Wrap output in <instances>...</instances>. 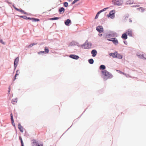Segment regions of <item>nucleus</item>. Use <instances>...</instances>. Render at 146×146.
<instances>
[{"label": "nucleus", "instance_id": "nucleus-1", "mask_svg": "<svg viewBox=\"0 0 146 146\" xmlns=\"http://www.w3.org/2000/svg\"><path fill=\"white\" fill-rule=\"evenodd\" d=\"M113 4L116 5L120 6L123 3V0H112Z\"/></svg>", "mask_w": 146, "mask_h": 146}, {"label": "nucleus", "instance_id": "nucleus-2", "mask_svg": "<svg viewBox=\"0 0 146 146\" xmlns=\"http://www.w3.org/2000/svg\"><path fill=\"white\" fill-rule=\"evenodd\" d=\"M115 10H112L110 12L109 14L107 15V16L108 17H110L111 19H113L115 17Z\"/></svg>", "mask_w": 146, "mask_h": 146}, {"label": "nucleus", "instance_id": "nucleus-3", "mask_svg": "<svg viewBox=\"0 0 146 146\" xmlns=\"http://www.w3.org/2000/svg\"><path fill=\"white\" fill-rule=\"evenodd\" d=\"M102 74L106 78H110L111 76L110 74L106 70H104L102 72Z\"/></svg>", "mask_w": 146, "mask_h": 146}, {"label": "nucleus", "instance_id": "nucleus-4", "mask_svg": "<svg viewBox=\"0 0 146 146\" xmlns=\"http://www.w3.org/2000/svg\"><path fill=\"white\" fill-rule=\"evenodd\" d=\"M108 40L112 41L115 45H117L118 43V42L117 39L115 38L108 39Z\"/></svg>", "mask_w": 146, "mask_h": 146}, {"label": "nucleus", "instance_id": "nucleus-5", "mask_svg": "<svg viewBox=\"0 0 146 146\" xmlns=\"http://www.w3.org/2000/svg\"><path fill=\"white\" fill-rule=\"evenodd\" d=\"M91 44L90 43H86L82 46V47L84 48H89L91 46Z\"/></svg>", "mask_w": 146, "mask_h": 146}, {"label": "nucleus", "instance_id": "nucleus-6", "mask_svg": "<svg viewBox=\"0 0 146 146\" xmlns=\"http://www.w3.org/2000/svg\"><path fill=\"white\" fill-rule=\"evenodd\" d=\"M97 30L99 33H101L103 31V28L102 26H98L96 27Z\"/></svg>", "mask_w": 146, "mask_h": 146}, {"label": "nucleus", "instance_id": "nucleus-7", "mask_svg": "<svg viewBox=\"0 0 146 146\" xmlns=\"http://www.w3.org/2000/svg\"><path fill=\"white\" fill-rule=\"evenodd\" d=\"M18 128L21 132L23 133V132L24 128L21 125L20 123H19L18 124Z\"/></svg>", "mask_w": 146, "mask_h": 146}, {"label": "nucleus", "instance_id": "nucleus-8", "mask_svg": "<svg viewBox=\"0 0 146 146\" xmlns=\"http://www.w3.org/2000/svg\"><path fill=\"white\" fill-rule=\"evenodd\" d=\"M70 57L75 59H77L79 58L78 56L74 54L70 55Z\"/></svg>", "mask_w": 146, "mask_h": 146}, {"label": "nucleus", "instance_id": "nucleus-9", "mask_svg": "<svg viewBox=\"0 0 146 146\" xmlns=\"http://www.w3.org/2000/svg\"><path fill=\"white\" fill-rule=\"evenodd\" d=\"M91 54H92V56L93 57H95L97 54V51L95 50H93L91 52Z\"/></svg>", "mask_w": 146, "mask_h": 146}, {"label": "nucleus", "instance_id": "nucleus-10", "mask_svg": "<svg viewBox=\"0 0 146 146\" xmlns=\"http://www.w3.org/2000/svg\"><path fill=\"white\" fill-rule=\"evenodd\" d=\"M126 33L128 34V35L129 36H132V32L130 29H128L127 31L126 32Z\"/></svg>", "mask_w": 146, "mask_h": 146}, {"label": "nucleus", "instance_id": "nucleus-11", "mask_svg": "<svg viewBox=\"0 0 146 146\" xmlns=\"http://www.w3.org/2000/svg\"><path fill=\"white\" fill-rule=\"evenodd\" d=\"M71 20L69 19H67L65 22V24L66 26H69V24H71Z\"/></svg>", "mask_w": 146, "mask_h": 146}, {"label": "nucleus", "instance_id": "nucleus-12", "mask_svg": "<svg viewBox=\"0 0 146 146\" xmlns=\"http://www.w3.org/2000/svg\"><path fill=\"white\" fill-rule=\"evenodd\" d=\"M19 61V59L18 57L15 60L14 62V65L15 67H16L17 66V63Z\"/></svg>", "mask_w": 146, "mask_h": 146}, {"label": "nucleus", "instance_id": "nucleus-13", "mask_svg": "<svg viewBox=\"0 0 146 146\" xmlns=\"http://www.w3.org/2000/svg\"><path fill=\"white\" fill-rule=\"evenodd\" d=\"M117 52H115L114 53H110L109 54L110 55L112 56L113 58H116V55H117Z\"/></svg>", "mask_w": 146, "mask_h": 146}, {"label": "nucleus", "instance_id": "nucleus-14", "mask_svg": "<svg viewBox=\"0 0 146 146\" xmlns=\"http://www.w3.org/2000/svg\"><path fill=\"white\" fill-rule=\"evenodd\" d=\"M121 38L124 39H127V37L126 33L123 34L122 35Z\"/></svg>", "mask_w": 146, "mask_h": 146}, {"label": "nucleus", "instance_id": "nucleus-15", "mask_svg": "<svg viewBox=\"0 0 146 146\" xmlns=\"http://www.w3.org/2000/svg\"><path fill=\"white\" fill-rule=\"evenodd\" d=\"M27 19L29 20H32L33 21H39V20L38 19L35 18L31 19L30 17H27Z\"/></svg>", "mask_w": 146, "mask_h": 146}, {"label": "nucleus", "instance_id": "nucleus-16", "mask_svg": "<svg viewBox=\"0 0 146 146\" xmlns=\"http://www.w3.org/2000/svg\"><path fill=\"white\" fill-rule=\"evenodd\" d=\"M133 0H129L127 1V3L129 4H132L133 3Z\"/></svg>", "mask_w": 146, "mask_h": 146}, {"label": "nucleus", "instance_id": "nucleus-17", "mask_svg": "<svg viewBox=\"0 0 146 146\" xmlns=\"http://www.w3.org/2000/svg\"><path fill=\"white\" fill-rule=\"evenodd\" d=\"M20 73V72L19 70H17L16 71V73L15 74V78L13 80V81H14L16 79V77L17 75H18Z\"/></svg>", "mask_w": 146, "mask_h": 146}, {"label": "nucleus", "instance_id": "nucleus-18", "mask_svg": "<svg viewBox=\"0 0 146 146\" xmlns=\"http://www.w3.org/2000/svg\"><path fill=\"white\" fill-rule=\"evenodd\" d=\"M116 58H117L119 59H121L122 58V56L121 54L117 53Z\"/></svg>", "mask_w": 146, "mask_h": 146}, {"label": "nucleus", "instance_id": "nucleus-19", "mask_svg": "<svg viewBox=\"0 0 146 146\" xmlns=\"http://www.w3.org/2000/svg\"><path fill=\"white\" fill-rule=\"evenodd\" d=\"M76 42L75 41H73L71 42L70 44V46H73V45H75L76 44Z\"/></svg>", "mask_w": 146, "mask_h": 146}, {"label": "nucleus", "instance_id": "nucleus-20", "mask_svg": "<svg viewBox=\"0 0 146 146\" xmlns=\"http://www.w3.org/2000/svg\"><path fill=\"white\" fill-rule=\"evenodd\" d=\"M65 10L64 9L63 7H61L60 8L59 10V11L60 12H61L62 11H63V12L62 13H63L64 12V11Z\"/></svg>", "mask_w": 146, "mask_h": 146}, {"label": "nucleus", "instance_id": "nucleus-21", "mask_svg": "<svg viewBox=\"0 0 146 146\" xmlns=\"http://www.w3.org/2000/svg\"><path fill=\"white\" fill-rule=\"evenodd\" d=\"M138 56L140 58H143L145 59H146V58H145V57L144 56V55L143 54H140L139 55H138Z\"/></svg>", "mask_w": 146, "mask_h": 146}, {"label": "nucleus", "instance_id": "nucleus-22", "mask_svg": "<svg viewBox=\"0 0 146 146\" xmlns=\"http://www.w3.org/2000/svg\"><path fill=\"white\" fill-rule=\"evenodd\" d=\"M33 146H42L41 144H39L38 143H35L33 144Z\"/></svg>", "mask_w": 146, "mask_h": 146}, {"label": "nucleus", "instance_id": "nucleus-23", "mask_svg": "<svg viewBox=\"0 0 146 146\" xmlns=\"http://www.w3.org/2000/svg\"><path fill=\"white\" fill-rule=\"evenodd\" d=\"M106 67L105 66L103 65H102L100 66V69H102L103 70H104L105 69Z\"/></svg>", "mask_w": 146, "mask_h": 146}, {"label": "nucleus", "instance_id": "nucleus-24", "mask_svg": "<svg viewBox=\"0 0 146 146\" xmlns=\"http://www.w3.org/2000/svg\"><path fill=\"white\" fill-rule=\"evenodd\" d=\"M90 64H92L94 63V60L92 59H90L88 60Z\"/></svg>", "mask_w": 146, "mask_h": 146}, {"label": "nucleus", "instance_id": "nucleus-25", "mask_svg": "<svg viewBox=\"0 0 146 146\" xmlns=\"http://www.w3.org/2000/svg\"><path fill=\"white\" fill-rule=\"evenodd\" d=\"M11 120L12 123L13 124V123H14V120L13 117V115L12 113L11 114Z\"/></svg>", "mask_w": 146, "mask_h": 146}, {"label": "nucleus", "instance_id": "nucleus-26", "mask_svg": "<svg viewBox=\"0 0 146 146\" xmlns=\"http://www.w3.org/2000/svg\"><path fill=\"white\" fill-rule=\"evenodd\" d=\"M100 13V11H99L97 14L95 18V19H97L98 17V16H99V14Z\"/></svg>", "mask_w": 146, "mask_h": 146}, {"label": "nucleus", "instance_id": "nucleus-27", "mask_svg": "<svg viewBox=\"0 0 146 146\" xmlns=\"http://www.w3.org/2000/svg\"><path fill=\"white\" fill-rule=\"evenodd\" d=\"M64 5L65 7H67L68 6V3L67 2H65L64 3Z\"/></svg>", "mask_w": 146, "mask_h": 146}, {"label": "nucleus", "instance_id": "nucleus-28", "mask_svg": "<svg viewBox=\"0 0 146 146\" xmlns=\"http://www.w3.org/2000/svg\"><path fill=\"white\" fill-rule=\"evenodd\" d=\"M112 36V33H110V34H107L106 35V37H107V38H110V36Z\"/></svg>", "mask_w": 146, "mask_h": 146}, {"label": "nucleus", "instance_id": "nucleus-29", "mask_svg": "<svg viewBox=\"0 0 146 146\" xmlns=\"http://www.w3.org/2000/svg\"><path fill=\"white\" fill-rule=\"evenodd\" d=\"M20 17L23 18L24 19H27V17L26 16H19Z\"/></svg>", "mask_w": 146, "mask_h": 146}, {"label": "nucleus", "instance_id": "nucleus-30", "mask_svg": "<svg viewBox=\"0 0 146 146\" xmlns=\"http://www.w3.org/2000/svg\"><path fill=\"white\" fill-rule=\"evenodd\" d=\"M116 71L118 72H119V73H120V74H124V75H126V74H125L123 72H122L121 71H120V70H117Z\"/></svg>", "mask_w": 146, "mask_h": 146}, {"label": "nucleus", "instance_id": "nucleus-31", "mask_svg": "<svg viewBox=\"0 0 146 146\" xmlns=\"http://www.w3.org/2000/svg\"><path fill=\"white\" fill-rule=\"evenodd\" d=\"M59 19V18L57 17H55L54 18H52L50 19V20H58Z\"/></svg>", "mask_w": 146, "mask_h": 146}, {"label": "nucleus", "instance_id": "nucleus-32", "mask_svg": "<svg viewBox=\"0 0 146 146\" xmlns=\"http://www.w3.org/2000/svg\"><path fill=\"white\" fill-rule=\"evenodd\" d=\"M108 9V7L106 8H105L104 9H102V10L100 11H99L100 12V13H101L102 12L105 11L107 9Z\"/></svg>", "mask_w": 146, "mask_h": 146}, {"label": "nucleus", "instance_id": "nucleus-33", "mask_svg": "<svg viewBox=\"0 0 146 146\" xmlns=\"http://www.w3.org/2000/svg\"><path fill=\"white\" fill-rule=\"evenodd\" d=\"M14 8L17 11H19L20 12H21V10H22V9H18L15 7H14Z\"/></svg>", "mask_w": 146, "mask_h": 146}, {"label": "nucleus", "instance_id": "nucleus-34", "mask_svg": "<svg viewBox=\"0 0 146 146\" xmlns=\"http://www.w3.org/2000/svg\"><path fill=\"white\" fill-rule=\"evenodd\" d=\"M13 103H12L13 104H14L15 103L17 102V99H13Z\"/></svg>", "mask_w": 146, "mask_h": 146}, {"label": "nucleus", "instance_id": "nucleus-35", "mask_svg": "<svg viewBox=\"0 0 146 146\" xmlns=\"http://www.w3.org/2000/svg\"><path fill=\"white\" fill-rule=\"evenodd\" d=\"M0 42L2 44H5V42H4L3 41V40L1 38H0Z\"/></svg>", "mask_w": 146, "mask_h": 146}, {"label": "nucleus", "instance_id": "nucleus-36", "mask_svg": "<svg viewBox=\"0 0 146 146\" xmlns=\"http://www.w3.org/2000/svg\"><path fill=\"white\" fill-rule=\"evenodd\" d=\"M128 18V15L125 16L124 17V19L126 21V20H127V19Z\"/></svg>", "mask_w": 146, "mask_h": 146}, {"label": "nucleus", "instance_id": "nucleus-37", "mask_svg": "<svg viewBox=\"0 0 146 146\" xmlns=\"http://www.w3.org/2000/svg\"><path fill=\"white\" fill-rule=\"evenodd\" d=\"M19 139L21 141V143H23V141L22 138L20 136L19 137Z\"/></svg>", "mask_w": 146, "mask_h": 146}, {"label": "nucleus", "instance_id": "nucleus-38", "mask_svg": "<svg viewBox=\"0 0 146 146\" xmlns=\"http://www.w3.org/2000/svg\"><path fill=\"white\" fill-rule=\"evenodd\" d=\"M79 0H74L72 3V4H74L75 3Z\"/></svg>", "mask_w": 146, "mask_h": 146}, {"label": "nucleus", "instance_id": "nucleus-39", "mask_svg": "<svg viewBox=\"0 0 146 146\" xmlns=\"http://www.w3.org/2000/svg\"><path fill=\"white\" fill-rule=\"evenodd\" d=\"M21 13L24 14H25V15L27 14V13L26 12H25L23 10H21Z\"/></svg>", "mask_w": 146, "mask_h": 146}, {"label": "nucleus", "instance_id": "nucleus-40", "mask_svg": "<svg viewBox=\"0 0 146 146\" xmlns=\"http://www.w3.org/2000/svg\"><path fill=\"white\" fill-rule=\"evenodd\" d=\"M32 46H33V44H31L30 45H29L28 46V48H30V47H32Z\"/></svg>", "mask_w": 146, "mask_h": 146}, {"label": "nucleus", "instance_id": "nucleus-41", "mask_svg": "<svg viewBox=\"0 0 146 146\" xmlns=\"http://www.w3.org/2000/svg\"><path fill=\"white\" fill-rule=\"evenodd\" d=\"M44 53V51H41L40 52H38V54H40V53Z\"/></svg>", "mask_w": 146, "mask_h": 146}, {"label": "nucleus", "instance_id": "nucleus-42", "mask_svg": "<svg viewBox=\"0 0 146 146\" xmlns=\"http://www.w3.org/2000/svg\"><path fill=\"white\" fill-rule=\"evenodd\" d=\"M139 9H141L142 11H144V9L142 7H140L139 8Z\"/></svg>", "mask_w": 146, "mask_h": 146}, {"label": "nucleus", "instance_id": "nucleus-43", "mask_svg": "<svg viewBox=\"0 0 146 146\" xmlns=\"http://www.w3.org/2000/svg\"><path fill=\"white\" fill-rule=\"evenodd\" d=\"M129 22L131 23L132 22V20L131 19H129Z\"/></svg>", "mask_w": 146, "mask_h": 146}, {"label": "nucleus", "instance_id": "nucleus-44", "mask_svg": "<svg viewBox=\"0 0 146 146\" xmlns=\"http://www.w3.org/2000/svg\"><path fill=\"white\" fill-rule=\"evenodd\" d=\"M49 52V50L47 49H46V53H48Z\"/></svg>", "mask_w": 146, "mask_h": 146}, {"label": "nucleus", "instance_id": "nucleus-45", "mask_svg": "<svg viewBox=\"0 0 146 146\" xmlns=\"http://www.w3.org/2000/svg\"><path fill=\"white\" fill-rule=\"evenodd\" d=\"M32 44H33V46L34 45H35L37 43H34Z\"/></svg>", "mask_w": 146, "mask_h": 146}, {"label": "nucleus", "instance_id": "nucleus-46", "mask_svg": "<svg viewBox=\"0 0 146 146\" xmlns=\"http://www.w3.org/2000/svg\"><path fill=\"white\" fill-rule=\"evenodd\" d=\"M102 34H99V35L100 36H102Z\"/></svg>", "mask_w": 146, "mask_h": 146}, {"label": "nucleus", "instance_id": "nucleus-47", "mask_svg": "<svg viewBox=\"0 0 146 146\" xmlns=\"http://www.w3.org/2000/svg\"><path fill=\"white\" fill-rule=\"evenodd\" d=\"M12 124L13 125V126H15V123L14 122L13 123V124Z\"/></svg>", "mask_w": 146, "mask_h": 146}, {"label": "nucleus", "instance_id": "nucleus-48", "mask_svg": "<svg viewBox=\"0 0 146 146\" xmlns=\"http://www.w3.org/2000/svg\"><path fill=\"white\" fill-rule=\"evenodd\" d=\"M9 92H10V86L9 87Z\"/></svg>", "mask_w": 146, "mask_h": 146}, {"label": "nucleus", "instance_id": "nucleus-49", "mask_svg": "<svg viewBox=\"0 0 146 146\" xmlns=\"http://www.w3.org/2000/svg\"><path fill=\"white\" fill-rule=\"evenodd\" d=\"M21 146H24L23 143H21Z\"/></svg>", "mask_w": 146, "mask_h": 146}, {"label": "nucleus", "instance_id": "nucleus-50", "mask_svg": "<svg viewBox=\"0 0 146 146\" xmlns=\"http://www.w3.org/2000/svg\"><path fill=\"white\" fill-rule=\"evenodd\" d=\"M44 50L45 51H46V47H45L44 48Z\"/></svg>", "mask_w": 146, "mask_h": 146}, {"label": "nucleus", "instance_id": "nucleus-51", "mask_svg": "<svg viewBox=\"0 0 146 146\" xmlns=\"http://www.w3.org/2000/svg\"><path fill=\"white\" fill-rule=\"evenodd\" d=\"M124 42L125 43V41H124Z\"/></svg>", "mask_w": 146, "mask_h": 146}, {"label": "nucleus", "instance_id": "nucleus-52", "mask_svg": "<svg viewBox=\"0 0 146 146\" xmlns=\"http://www.w3.org/2000/svg\"><path fill=\"white\" fill-rule=\"evenodd\" d=\"M124 42L125 43V41H124Z\"/></svg>", "mask_w": 146, "mask_h": 146}]
</instances>
